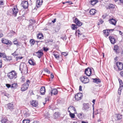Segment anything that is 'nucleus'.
<instances>
[{
  "label": "nucleus",
  "instance_id": "nucleus-1",
  "mask_svg": "<svg viewBox=\"0 0 123 123\" xmlns=\"http://www.w3.org/2000/svg\"><path fill=\"white\" fill-rule=\"evenodd\" d=\"M17 74L14 70H12L7 74L8 77L11 80H14L16 79Z\"/></svg>",
  "mask_w": 123,
  "mask_h": 123
},
{
  "label": "nucleus",
  "instance_id": "nucleus-2",
  "mask_svg": "<svg viewBox=\"0 0 123 123\" xmlns=\"http://www.w3.org/2000/svg\"><path fill=\"white\" fill-rule=\"evenodd\" d=\"M30 83V81L29 80H27L26 83H25L22 85L21 90L24 92L27 90L28 88L29 84Z\"/></svg>",
  "mask_w": 123,
  "mask_h": 123
},
{
  "label": "nucleus",
  "instance_id": "nucleus-3",
  "mask_svg": "<svg viewBox=\"0 0 123 123\" xmlns=\"http://www.w3.org/2000/svg\"><path fill=\"white\" fill-rule=\"evenodd\" d=\"M83 95L81 93H78L76 94L74 96V98H73L74 101H78L81 99L83 97Z\"/></svg>",
  "mask_w": 123,
  "mask_h": 123
},
{
  "label": "nucleus",
  "instance_id": "nucleus-4",
  "mask_svg": "<svg viewBox=\"0 0 123 123\" xmlns=\"http://www.w3.org/2000/svg\"><path fill=\"white\" fill-rule=\"evenodd\" d=\"M80 79L81 81L84 84L89 82V80L86 76H82L80 78Z\"/></svg>",
  "mask_w": 123,
  "mask_h": 123
},
{
  "label": "nucleus",
  "instance_id": "nucleus-5",
  "mask_svg": "<svg viewBox=\"0 0 123 123\" xmlns=\"http://www.w3.org/2000/svg\"><path fill=\"white\" fill-rule=\"evenodd\" d=\"M13 15L14 17H16L17 13L18 12V10L16 6H14L13 8L12 9Z\"/></svg>",
  "mask_w": 123,
  "mask_h": 123
},
{
  "label": "nucleus",
  "instance_id": "nucleus-6",
  "mask_svg": "<svg viewBox=\"0 0 123 123\" xmlns=\"http://www.w3.org/2000/svg\"><path fill=\"white\" fill-rule=\"evenodd\" d=\"M21 5L23 8L26 9L28 7V3L27 1L23 0L21 2Z\"/></svg>",
  "mask_w": 123,
  "mask_h": 123
},
{
  "label": "nucleus",
  "instance_id": "nucleus-7",
  "mask_svg": "<svg viewBox=\"0 0 123 123\" xmlns=\"http://www.w3.org/2000/svg\"><path fill=\"white\" fill-rule=\"evenodd\" d=\"M1 41L2 43L7 45H12V42L4 38H2L1 39Z\"/></svg>",
  "mask_w": 123,
  "mask_h": 123
},
{
  "label": "nucleus",
  "instance_id": "nucleus-8",
  "mask_svg": "<svg viewBox=\"0 0 123 123\" xmlns=\"http://www.w3.org/2000/svg\"><path fill=\"white\" fill-rule=\"evenodd\" d=\"M92 70L91 68H88L86 69L85 70V74L87 76H90L92 73Z\"/></svg>",
  "mask_w": 123,
  "mask_h": 123
},
{
  "label": "nucleus",
  "instance_id": "nucleus-9",
  "mask_svg": "<svg viewBox=\"0 0 123 123\" xmlns=\"http://www.w3.org/2000/svg\"><path fill=\"white\" fill-rule=\"evenodd\" d=\"M36 55H35L37 56L39 58H40L43 54L42 50H39L38 51L35 52Z\"/></svg>",
  "mask_w": 123,
  "mask_h": 123
},
{
  "label": "nucleus",
  "instance_id": "nucleus-10",
  "mask_svg": "<svg viewBox=\"0 0 123 123\" xmlns=\"http://www.w3.org/2000/svg\"><path fill=\"white\" fill-rule=\"evenodd\" d=\"M116 65L118 70H121L123 69V64L122 62H117L116 63Z\"/></svg>",
  "mask_w": 123,
  "mask_h": 123
},
{
  "label": "nucleus",
  "instance_id": "nucleus-11",
  "mask_svg": "<svg viewBox=\"0 0 123 123\" xmlns=\"http://www.w3.org/2000/svg\"><path fill=\"white\" fill-rule=\"evenodd\" d=\"M19 70L21 71H25L27 70V67L25 65L21 64L20 65Z\"/></svg>",
  "mask_w": 123,
  "mask_h": 123
},
{
  "label": "nucleus",
  "instance_id": "nucleus-12",
  "mask_svg": "<svg viewBox=\"0 0 123 123\" xmlns=\"http://www.w3.org/2000/svg\"><path fill=\"white\" fill-rule=\"evenodd\" d=\"M58 93V91L56 89H52L50 93H49V96H51L52 94L54 95H56Z\"/></svg>",
  "mask_w": 123,
  "mask_h": 123
},
{
  "label": "nucleus",
  "instance_id": "nucleus-13",
  "mask_svg": "<svg viewBox=\"0 0 123 123\" xmlns=\"http://www.w3.org/2000/svg\"><path fill=\"white\" fill-rule=\"evenodd\" d=\"M43 2V0H37L36 3L37 7H40L42 5Z\"/></svg>",
  "mask_w": 123,
  "mask_h": 123
},
{
  "label": "nucleus",
  "instance_id": "nucleus-14",
  "mask_svg": "<svg viewBox=\"0 0 123 123\" xmlns=\"http://www.w3.org/2000/svg\"><path fill=\"white\" fill-rule=\"evenodd\" d=\"M74 22L76 24L77 26H81L82 24V22H81L77 18H75V19Z\"/></svg>",
  "mask_w": 123,
  "mask_h": 123
},
{
  "label": "nucleus",
  "instance_id": "nucleus-15",
  "mask_svg": "<svg viewBox=\"0 0 123 123\" xmlns=\"http://www.w3.org/2000/svg\"><path fill=\"white\" fill-rule=\"evenodd\" d=\"M109 21L110 23L113 25H115L117 22L113 18L110 19L109 20Z\"/></svg>",
  "mask_w": 123,
  "mask_h": 123
},
{
  "label": "nucleus",
  "instance_id": "nucleus-16",
  "mask_svg": "<svg viewBox=\"0 0 123 123\" xmlns=\"http://www.w3.org/2000/svg\"><path fill=\"white\" fill-rule=\"evenodd\" d=\"M45 86H42L40 89V93L41 95H44L45 94Z\"/></svg>",
  "mask_w": 123,
  "mask_h": 123
},
{
  "label": "nucleus",
  "instance_id": "nucleus-17",
  "mask_svg": "<svg viewBox=\"0 0 123 123\" xmlns=\"http://www.w3.org/2000/svg\"><path fill=\"white\" fill-rule=\"evenodd\" d=\"M28 62L30 64L33 66H34L36 65L35 62L33 59H31L29 60Z\"/></svg>",
  "mask_w": 123,
  "mask_h": 123
},
{
  "label": "nucleus",
  "instance_id": "nucleus-18",
  "mask_svg": "<svg viewBox=\"0 0 123 123\" xmlns=\"http://www.w3.org/2000/svg\"><path fill=\"white\" fill-rule=\"evenodd\" d=\"M109 38L112 44H114L116 42V40L114 37L112 36H110Z\"/></svg>",
  "mask_w": 123,
  "mask_h": 123
},
{
  "label": "nucleus",
  "instance_id": "nucleus-19",
  "mask_svg": "<svg viewBox=\"0 0 123 123\" xmlns=\"http://www.w3.org/2000/svg\"><path fill=\"white\" fill-rule=\"evenodd\" d=\"M7 107L8 109L11 110H12L14 108V105L12 103H9L7 105Z\"/></svg>",
  "mask_w": 123,
  "mask_h": 123
},
{
  "label": "nucleus",
  "instance_id": "nucleus-20",
  "mask_svg": "<svg viewBox=\"0 0 123 123\" xmlns=\"http://www.w3.org/2000/svg\"><path fill=\"white\" fill-rule=\"evenodd\" d=\"M114 50L116 54H118L119 53V49L118 46L117 45H116L114 47Z\"/></svg>",
  "mask_w": 123,
  "mask_h": 123
},
{
  "label": "nucleus",
  "instance_id": "nucleus-21",
  "mask_svg": "<svg viewBox=\"0 0 123 123\" xmlns=\"http://www.w3.org/2000/svg\"><path fill=\"white\" fill-rule=\"evenodd\" d=\"M38 104L37 101L35 100H33L31 102V105L32 106L34 107L37 106Z\"/></svg>",
  "mask_w": 123,
  "mask_h": 123
},
{
  "label": "nucleus",
  "instance_id": "nucleus-22",
  "mask_svg": "<svg viewBox=\"0 0 123 123\" xmlns=\"http://www.w3.org/2000/svg\"><path fill=\"white\" fill-rule=\"evenodd\" d=\"M92 79L93 80V82H94L98 84L101 82V81L98 78H95V79Z\"/></svg>",
  "mask_w": 123,
  "mask_h": 123
},
{
  "label": "nucleus",
  "instance_id": "nucleus-23",
  "mask_svg": "<svg viewBox=\"0 0 123 123\" xmlns=\"http://www.w3.org/2000/svg\"><path fill=\"white\" fill-rule=\"evenodd\" d=\"M108 31V29L104 30L103 31L104 35L106 37H107L109 35V31Z\"/></svg>",
  "mask_w": 123,
  "mask_h": 123
},
{
  "label": "nucleus",
  "instance_id": "nucleus-24",
  "mask_svg": "<svg viewBox=\"0 0 123 123\" xmlns=\"http://www.w3.org/2000/svg\"><path fill=\"white\" fill-rule=\"evenodd\" d=\"M78 118L80 119H82L84 117V114L83 113H79L77 115Z\"/></svg>",
  "mask_w": 123,
  "mask_h": 123
},
{
  "label": "nucleus",
  "instance_id": "nucleus-25",
  "mask_svg": "<svg viewBox=\"0 0 123 123\" xmlns=\"http://www.w3.org/2000/svg\"><path fill=\"white\" fill-rule=\"evenodd\" d=\"M96 12V10L94 9H92L90 11V14L92 15H94Z\"/></svg>",
  "mask_w": 123,
  "mask_h": 123
},
{
  "label": "nucleus",
  "instance_id": "nucleus-26",
  "mask_svg": "<svg viewBox=\"0 0 123 123\" xmlns=\"http://www.w3.org/2000/svg\"><path fill=\"white\" fill-rule=\"evenodd\" d=\"M8 121L7 118L6 117H2L1 120V122L2 123H6Z\"/></svg>",
  "mask_w": 123,
  "mask_h": 123
},
{
  "label": "nucleus",
  "instance_id": "nucleus-27",
  "mask_svg": "<svg viewBox=\"0 0 123 123\" xmlns=\"http://www.w3.org/2000/svg\"><path fill=\"white\" fill-rule=\"evenodd\" d=\"M89 108V106L88 104H84V108L85 110H87Z\"/></svg>",
  "mask_w": 123,
  "mask_h": 123
},
{
  "label": "nucleus",
  "instance_id": "nucleus-28",
  "mask_svg": "<svg viewBox=\"0 0 123 123\" xmlns=\"http://www.w3.org/2000/svg\"><path fill=\"white\" fill-rule=\"evenodd\" d=\"M7 14L8 15L11 16L12 15H13L12 9H11L8 10L7 12Z\"/></svg>",
  "mask_w": 123,
  "mask_h": 123
},
{
  "label": "nucleus",
  "instance_id": "nucleus-29",
  "mask_svg": "<svg viewBox=\"0 0 123 123\" xmlns=\"http://www.w3.org/2000/svg\"><path fill=\"white\" fill-rule=\"evenodd\" d=\"M59 116V114L58 112H55L53 115V116L55 119L58 117Z\"/></svg>",
  "mask_w": 123,
  "mask_h": 123
},
{
  "label": "nucleus",
  "instance_id": "nucleus-30",
  "mask_svg": "<svg viewBox=\"0 0 123 123\" xmlns=\"http://www.w3.org/2000/svg\"><path fill=\"white\" fill-rule=\"evenodd\" d=\"M71 28L73 30H75L77 29V25L74 24H72L71 26Z\"/></svg>",
  "mask_w": 123,
  "mask_h": 123
},
{
  "label": "nucleus",
  "instance_id": "nucleus-31",
  "mask_svg": "<svg viewBox=\"0 0 123 123\" xmlns=\"http://www.w3.org/2000/svg\"><path fill=\"white\" fill-rule=\"evenodd\" d=\"M6 57V55L5 53H1L0 52V58H5Z\"/></svg>",
  "mask_w": 123,
  "mask_h": 123
},
{
  "label": "nucleus",
  "instance_id": "nucleus-32",
  "mask_svg": "<svg viewBox=\"0 0 123 123\" xmlns=\"http://www.w3.org/2000/svg\"><path fill=\"white\" fill-rule=\"evenodd\" d=\"M37 38L39 39H42L43 38V37L42 34L39 33L38 34V35L37 37Z\"/></svg>",
  "mask_w": 123,
  "mask_h": 123
},
{
  "label": "nucleus",
  "instance_id": "nucleus-33",
  "mask_svg": "<svg viewBox=\"0 0 123 123\" xmlns=\"http://www.w3.org/2000/svg\"><path fill=\"white\" fill-rule=\"evenodd\" d=\"M69 109L71 110H73L75 111H76L75 109L73 106H70L68 108V110H69Z\"/></svg>",
  "mask_w": 123,
  "mask_h": 123
},
{
  "label": "nucleus",
  "instance_id": "nucleus-34",
  "mask_svg": "<svg viewBox=\"0 0 123 123\" xmlns=\"http://www.w3.org/2000/svg\"><path fill=\"white\" fill-rule=\"evenodd\" d=\"M97 1L96 0H91L90 1V3L93 5H94L97 3Z\"/></svg>",
  "mask_w": 123,
  "mask_h": 123
},
{
  "label": "nucleus",
  "instance_id": "nucleus-35",
  "mask_svg": "<svg viewBox=\"0 0 123 123\" xmlns=\"http://www.w3.org/2000/svg\"><path fill=\"white\" fill-rule=\"evenodd\" d=\"M30 42L31 45H33L35 43V41L33 39H31L30 40Z\"/></svg>",
  "mask_w": 123,
  "mask_h": 123
},
{
  "label": "nucleus",
  "instance_id": "nucleus-36",
  "mask_svg": "<svg viewBox=\"0 0 123 123\" xmlns=\"http://www.w3.org/2000/svg\"><path fill=\"white\" fill-rule=\"evenodd\" d=\"M17 84V83H14L11 85V88L15 89L16 88Z\"/></svg>",
  "mask_w": 123,
  "mask_h": 123
},
{
  "label": "nucleus",
  "instance_id": "nucleus-37",
  "mask_svg": "<svg viewBox=\"0 0 123 123\" xmlns=\"http://www.w3.org/2000/svg\"><path fill=\"white\" fill-rule=\"evenodd\" d=\"M5 58L6 60L7 61H10L12 60V58L10 56H6V57H5Z\"/></svg>",
  "mask_w": 123,
  "mask_h": 123
},
{
  "label": "nucleus",
  "instance_id": "nucleus-38",
  "mask_svg": "<svg viewBox=\"0 0 123 123\" xmlns=\"http://www.w3.org/2000/svg\"><path fill=\"white\" fill-rule=\"evenodd\" d=\"M77 34H78L79 37V35H81V34L80 33V31L79 30H78L76 31V35Z\"/></svg>",
  "mask_w": 123,
  "mask_h": 123
},
{
  "label": "nucleus",
  "instance_id": "nucleus-39",
  "mask_svg": "<svg viewBox=\"0 0 123 123\" xmlns=\"http://www.w3.org/2000/svg\"><path fill=\"white\" fill-rule=\"evenodd\" d=\"M119 80L120 83V87L121 88L123 87V84L121 80Z\"/></svg>",
  "mask_w": 123,
  "mask_h": 123
},
{
  "label": "nucleus",
  "instance_id": "nucleus-40",
  "mask_svg": "<svg viewBox=\"0 0 123 123\" xmlns=\"http://www.w3.org/2000/svg\"><path fill=\"white\" fill-rule=\"evenodd\" d=\"M30 120H24L23 121V123H29Z\"/></svg>",
  "mask_w": 123,
  "mask_h": 123
},
{
  "label": "nucleus",
  "instance_id": "nucleus-41",
  "mask_svg": "<svg viewBox=\"0 0 123 123\" xmlns=\"http://www.w3.org/2000/svg\"><path fill=\"white\" fill-rule=\"evenodd\" d=\"M62 55L65 56H67L68 55V52H63L62 53Z\"/></svg>",
  "mask_w": 123,
  "mask_h": 123
},
{
  "label": "nucleus",
  "instance_id": "nucleus-42",
  "mask_svg": "<svg viewBox=\"0 0 123 123\" xmlns=\"http://www.w3.org/2000/svg\"><path fill=\"white\" fill-rule=\"evenodd\" d=\"M69 115L72 118H74L75 117V115L74 113H70L69 114Z\"/></svg>",
  "mask_w": 123,
  "mask_h": 123
},
{
  "label": "nucleus",
  "instance_id": "nucleus-43",
  "mask_svg": "<svg viewBox=\"0 0 123 123\" xmlns=\"http://www.w3.org/2000/svg\"><path fill=\"white\" fill-rule=\"evenodd\" d=\"M109 7L110 8H115V6L113 4H110L109 6Z\"/></svg>",
  "mask_w": 123,
  "mask_h": 123
},
{
  "label": "nucleus",
  "instance_id": "nucleus-44",
  "mask_svg": "<svg viewBox=\"0 0 123 123\" xmlns=\"http://www.w3.org/2000/svg\"><path fill=\"white\" fill-rule=\"evenodd\" d=\"M21 79L22 82H23L25 81V77H23V76L21 78Z\"/></svg>",
  "mask_w": 123,
  "mask_h": 123
},
{
  "label": "nucleus",
  "instance_id": "nucleus-45",
  "mask_svg": "<svg viewBox=\"0 0 123 123\" xmlns=\"http://www.w3.org/2000/svg\"><path fill=\"white\" fill-rule=\"evenodd\" d=\"M44 71L49 74L50 73V72L47 68H45L44 70Z\"/></svg>",
  "mask_w": 123,
  "mask_h": 123
},
{
  "label": "nucleus",
  "instance_id": "nucleus-46",
  "mask_svg": "<svg viewBox=\"0 0 123 123\" xmlns=\"http://www.w3.org/2000/svg\"><path fill=\"white\" fill-rule=\"evenodd\" d=\"M117 120H120L122 118V116L120 115H118L117 116Z\"/></svg>",
  "mask_w": 123,
  "mask_h": 123
},
{
  "label": "nucleus",
  "instance_id": "nucleus-47",
  "mask_svg": "<svg viewBox=\"0 0 123 123\" xmlns=\"http://www.w3.org/2000/svg\"><path fill=\"white\" fill-rule=\"evenodd\" d=\"M54 55L56 59H57L59 58V56L58 54H54Z\"/></svg>",
  "mask_w": 123,
  "mask_h": 123
},
{
  "label": "nucleus",
  "instance_id": "nucleus-48",
  "mask_svg": "<svg viewBox=\"0 0 123 123\" xmlns=\"http://www.w3.org/2000/svg\"><path fill=\"white\" fill-rule=\"evenodd\" d=\"M43 49V50L45 52H47L49 49L48 48L45 47H44Z\"/></svg>",
  "mask_w": 123,
  "mask_h": 123
},
{
  "label": "nucleus",
  "instance_id": "nucleus-49",
  "mask_svg": "<svg viewBox=\"0 0 123 123\" xmlns=\"http://www.w3.org/2000/svg\"><path fill=\"white\" fill-rule=\"evenodd\" d=\"M23 57L22 56H19L18 57H16L17 60H18L21 59L23 58Z\"/></svg>",
  "mask_w": 123,
  "mask_h": 123
},
{
  "label": "nucleus",
  "instance_id": "nucleus-50",
  "mask_svg": "<svg viewBox=\"0 0 123 123\" xmlns=\"http://www.w3.org/2000/svg\"><path fill=\"white\" fill-rule=\"evenodd\" d=\"M11 33L12 34V36L13 35L15 34L16 33L15 32L12 31H11L10 33H9V34H10V33Z\"/></svg>",
  "mask_w": 123,
  "mask_h": 123
},
{
  "label": "nucleus",
  "instance_id": "nucleus-51",
  "mask_svg": "<svg viewBox=\"0 0 123 123\" xmlns=\"http://www.w3.org/2000/svg\"><path fill=\"white\" fill-rule=\"evenodd\" d=\"M6 86L8 88H9L10 87H11V85H10L9 84H6Z\"/></svg>",
  "mask_w": 123,
  "mask_h": 123
},
{
  "label": "nucleus",
  "instance_id": "nucleus-52",
  "mask_svg": "<svg viewBox=\"0 0 123 123\" xmlns=\"http://www.w3.org/2000/svg\"><path fill=\"white\" fill-rule=\"evenodd\" d=\"M4 3L2 0H0V5H3Z\"/></svg>",
  "mask_w": 123,
  "mask_h": 123
},
{
  "label": "nucleus",
  "instance_id": "nucleus-53",
  "mask_svg": "<svg viewBox=\"0 0 123 123\" xmlns=\"http://www.w3.org/2000/svg\"><path fill=\"white\" fill-rule=\"evenodd\" d=\"M65 3H68L69 4H73V3L71 1H65Z\"/></svg>",
  "mask_w": 123,
  "mask_h": 123
},
{
  "label": "nucleus",
  "instance_id": "nucleus-54",
  "mask_svg": "<svg viewBox=\"0 0 123 123\" xmlns=\"http://www.w3.org/2000/svg\"><path fill=\"white\" fill-rule=\"evenodd\" d=\"M99 21L100 22V23L101 24H102L104 22V21L102 19H99Z\"/></svg>",
  "mask_w": 123,
  "mask_h": 123
},
{
  "label": "nucleus",
  "instance_id": "nucleus-55",
  "mask_svg": "<svg viewBox=\"0 0 123 123\" xmlns=\"http://www.w3.org/2000/svg\"><path fill=\"white\" fill-rule=\"evenodd\" d=\"M13 43L14 44H18V42L17 40H15L13 41Z\"/></svg>",
  "mask_w": 123,
  "mask_h": 123
},
{
  "label": "nucleus",
  "instance_id": "nucleus-56",
  "mask_svg": "<svg viewBox=\"0 0 123 123\" xmlns=\"http://www.w3.org/2000/svg\"><path fill=\"white\" fill-rule=\"evenodd\" d=\"M120 74L121 75V76L123 77V71L121 72L120 73Z\"/></svg>",
  "mask_w": 123,
  "mask_h": 123
},
{
  "label": "nucleus",
  "instance_id": "nucleus-57",
  "mask_svg": "<svg viewBox=\"0 0 123 123\" xmlns=\"http://www.w3.org/2000/svg\"><path fill=\"white\" fill-rule=\"evenodd\" d=\"M12 55L14 56L17 55V54H16L15 52L14 53H12Z\"/></svg>",
  "mask_w": 123,
  "mask_h": 123
},
{
  "label": "nucleus",
  "instance_id": "nucleus-58",
  "mask_svg": "<svg viewBox=\"0 0 123 123\" xmlns=\"http://www.w3.org/2000/svg\"><path fill=\"white\" fill-rule=\"evenodd\" d=\"M82 86H79V90L80 91H82Z\"/></svg>",
  "mask_w": 123,
  "mask_h": 123
},
{
  "label": "nucleus",
  "instance_id": "nucleus-59",
  "mask_svg": "<svg viewBox=\"0 0 123 123\" xmlns=\"http://www.w3.org/2000/svg\"><path fill=\"white\" fill-rule=\"evenodd\" d=\"M108 31H109L110 32L111 31H113L114 30V29H108Z\"/></svg>",
  "mask_w": 123,
  "mask_h": 123
},
{
  "label": "nucleus",
  "instance_id": "nucleus-60",
  "mask_svg": "<svg viewBox=\"0 0 123 123\" xmlns=\"http://www.w3.org/2000/svg\"><path fill=\"white\" fill-rule=\"evenodd\" d=\"M3 34L0 33V38H1V37H3Z\"/></svg>",
  "mask_w": 123,
  "mask_h": 123
},
{
  "label": "nucleus",
  "instance_id": "nucleus-61",
  "mask_svg": "<svg viewBox=\"0 0 123 123\" xmlns=\"http://www.w3.org/2000/svg\"><path fill=\"white\" fill-rule=\"evenodd\" d=\"M4 95L8 97L9 96V95L8 94H5Z\"/></svg>",
  "mask_w": 123,
  "mask_h": 123
},
{
  "label": "nucleus",
  "instance_id": "nucleus-62",
  "mask_svg": "<svg viewBox=\"0 0 123 123\" xmlns=\"http://www.w3.org/2000/svg\"><path fill=\"white\" fill-rule=\"evenodd\" d=\"M56 19H55L53 20L52 21V22L53 23H54L56 21Z\"/></svg>",
  "mask_w": 123,
  "mask_h": 123
},
{
  "label": "nucleus",
  "instance_id": "nucleus-63",
  "mask_svg": "<svg viewBox=\"0 0 123 123\" xmlns=\"http://www.w3.org/2000/svg\"><path fill=\"white\" fill-rule=\"evenodd\" d=\"M81 123H88V122H85L83 121H82Z\"/></svg>",
  "mask_w": 123,
  "mask_h": 123
},
{
  "label": "nucleus",
  "instance_id": "nucleus-64",
  "mask_svg": "<svg viewBox=\"0 0 123 123\" xmlns=\"http://www.w3.org/2000/svg\"><path fill=\"white\" fill-rule=\"evenodd\" d=\"M119 1L121 3H122L123 4V0H120Z\"/></svg>",
  "mask_w": 123,
  "mask_h": 123
}]
</instances>
